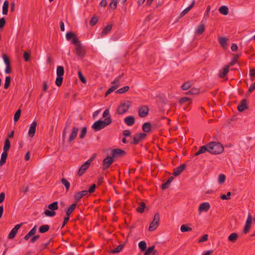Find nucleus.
Returning <instances> with one entry per match:
<instances>
[{
	"label": "nucleus",
	"instance_id": "obj_9",
	"mask_svg": "<svg viewBox=\"0 0 255 255\" xmlns=\"http://www.w3.org/2000/svg\"><path fill=\"white\" fill-rule=\"evenodd\" d=\"M90 164H89V162H86L84 164H83L81 167H80L78 171V175L79 176H82L85 171L87 170V169L90 167Z\"/></svg>",
	"mask_w": 255,
	"mask_h": 255
},
{
	"label": "nucleus",
	"instance_id": "obj_33",
	"mask_svg": "<svg viewBox=\"0 0 255 255\" xmlns=\"http://www.w3.org/2000/svg\"><path fill=\"white\" fill-rule=\"evenodd\" d=\"M7 152L3 151L1 156V159L0 160V165H2L6 161V159L7 158Z\"/></svg>",
	"mask_w": 255,
	"mask_h": 255
},
{
	"label": "nucleus",
	"instance_id": "obj_5",
	"mask_svg": "<svg viewBox=\"0 0 255 255\" xmlns=\"http://www.w3.org/2000/svg\"><path fill=\"white\" fill-rule=\"evenodd\" d=\"M159 222V215L158 213H156L154 215L153 219L152 222L150 224L148 231L152 232L154 231L158 226Z\"/></svg>",
	"mask_w": 255,
	"mask_h": 255
},
{
	"label": "nucleus",
	"instance_id": "obj_16",
	"mask_svg": "<svg viewBox=\"0 0 255 255\" xmlns=\"http://www.w3.org/2000/svg\"><path fill=\"white\" fill-rule=\"evenodd\" d=\"M113 25L111 24H108L103 28L101 33V37H104L106 35L108 34L112 30Z\"/></svg>",
	"mask_w": 255,
	"mask_h": 255
},
{
	"label": "nucleus",
	"instance_id": "obj_46",
	"mask_svg": "<svg viewBox=\"0 0 255 255\" xmlns=\"http://www.w3.org/2000/svg\"><path fill=\"white\" fill-rule=\"evenodd\" d=\"M10 82V77L9 76H7L5 78V83L4 85V88L7 89L9 87Z\"/></svg>",
	"mask_w": 255,
	"mask_h": 255
},
{
	"label": "nucleus",
	"instance_id": "obj_53",
	"mask_svg": "<svg viewBox=\"0 0 255 255\" xmlns=\"http://www.w3.org/2000/svg\"><path fill=\"white\" fill-rule=\"evenodd\" d=\"M231 195V193L230 192H227V195H225V194L222 195L221 196V198L224 200H228L230 199V197Z\"/></svg>",
	"mask_w": 255,
	"mask_h": 255
},
{
	"label": "nucleus",
	"instance_id": "obj_50",
	"mask_svg": "<svg viewBox=\"0 0 255 255\" xmlns=\"http://www.w3.org/2000/svg\"><path fill=\"white\" fill-rule=\"evenodd\" d=\"M20 113H21L20 110H18L16 112V113H15L14 116V122H17L19 120L20 116Z\"/></svg>",
	"mask_w": 255,
	"mask_h": 255
},
{
	"label": "nucleus",
	"instance_id": "obj_14",
	"mask_svg": "<svg viewBox=\"0 0 255 255\" xmlns=\"http://www.w3.org/2000/svg\"><path fill=\"white\" fill-rule=\"evenodd\" d=\"M66 38L67 40H68L71 39L72 43L73 44H74V45H75V43L74 42V40L75 39H76L78 42H80L78 40L76 35L75 33H73L72 32H67L66 34Z\"/></svg>",
	"mask_w": 255,
	"mask_h": 255
},
{
	"label": "nucleus",
	"instance_id": "obj_27",
	"mask_svg": "<svg viewBox=\"0 0 255 255\" xmlns=\"http://www.w3.org/2000/svg\"><path fill=\"white\" fill-rule=\"evenodd\" d=\"M64 68L61 66H58L56 69V75L57 77H62L64 75Z\"/></svg>",
	"mask_w": 255,
	"mask_h": 255
},
{
	"label": "nucleus",
	"instance_id": "obj_29",
	"mask_svg": "<svg viewBox=\"0 0 255 255\" xmlns=\"http://www.w3.org/2000/svg\"><path fill=\"white\" fill-rule=\"evenodd\" d=\"M219 11L221 13L225 15H227L229 13V9L228 7L225 5L221 6L219 9Z\"/></svg>",
	"mask_w": 255,
	"mask_h": 255
},
{
	"label": "nucleus",
	"instance_id": "obj_52",
	"mask_svg": "<svg viewBox=\"0 0 255 255\" xmlns=\"http://www.w3.org/2000/svg\"><path fill=\"white\" fill-rule=\"evenodd\" d=\"M86 133H87V128L85 127L83 128L81 131V133L79 135L80 137L81 138H83L85 137Z\"/></svg>",
	"mask_w": 255,
	"mask_h": 255
},
{
	"label": "nucleus",
	"instance_id": "obj_60",
	"mask_svg": "<svg viewBox=\"0 0 255 255\" xmlns=\"http://www.w3.org/2000/svg\"><path fill=\"white\" fill-rule=\"evenodd\" d=\"M190 10V7H187L184 10H183L180 13V17H182L185 15L186 13H187Z\"/></svg>",
	"mask_w": 255,
	"mask_h": 255
},
{
	"label": "nucleus",
	"instance_id": "obj_48",
	"mask_svg": "<svg viewBox=\"0 0 255 255\" xmlns=\"http://www.w3.org/2000/svg\"><path fill=\"white\" fill-rule=\"evenodd\" d=\"M191 87V84L189 82H187L185 83L182 86L181 88L183 90H187L189 89Z\"/></svg>",
	"mask_w": 255,
	"mask_h": 255
},
{
	"label": "nucleus",
	"instance_id": "obj_21",
	"mask_svg": "<svg viewBox=\"0 0 255 255\" xmlns=\"http://www.w3.org/2000/svg\"><path fill=\"white\" fill-rule=\"evenodd\" d=\"M88 195L89 194L87 192V190H84L81 192H77L75 195V198L76 200L78 201L84 196H88Z\"/></svg>",
	"mask_w": 255,
	"mask_h": 255
},
{
	"label": "nucleus",
	"instance_id": "obj_7",
	"mask_svg": "<svg viewBox=\"0 0 255 255\" xmlns=\"http://www.w3.org/2000/svg\"><path fill=\"white\" fill-rule=\"evenodd\" d=\"M210 207V205L208 202H203L201 203L198 208L199 214H200L203 212H207L209 210Z\"/></svg>",
	"mask_w": 255,
	"mask_h": 255
},
{
	"label": "nucleus",
	"instance_id": "obj_13",
	"mask_svg": "<svg viewBox=\"0 0 255 255\" xmlns=\"http://www.w3.org/2000/svg\"><path fill=\"white\" fill-rule=\"evenodd\" d=\"M146 136V134L144 133H137L135 134L133 137V143L134 144H137L140 140L143 139L145 138V137Z\"/></svg>",
	"mask_w": 255,
	"mask_h": 255
},
{
	"label": "nucleus",
	"instance_id": "obj_6",
	"mask_svg": "<svg viewBox=\"0 0 255 255\" xmlns=\"http://www.w3.org/2000/svg\"><path fill=\"white\" fill-rule=\"evenodd\" d=\"M252 221L253 218L251 214H249L244 228V233L245 234H247L249 232L251 228Z\"/></svg>",
	"mask_w": 255,
	"mask_h": 255
},
{
	"label": "nucleus",
	"instance_id": "obj_28",
	"mask_svg": "<svg viewBox=\"0 0 255 255\" xmlns=\"http://www.w3.org/2000/svg\"><path fill=\"white\" fill-rule=\"evenodd\" d=\"M238 238V235L236 233H232L228 237V240L231 242H235L237 241Z\"/></svg>",
	"mask_w": 255,
	"mask_h": 255
},
{
	"label": "nucleus",
	"instance_id": "obj_11",
	"mask_svg": "<svg viewBox=\"0 0 255 255\" xmlns=\"http://www.w3.org/2000/svg\"><path fill=\"white\" fill-rule=\"evenodd\" d=\"M21 225V224H17L15 226V227L11 230V231H10V232L9 233V234L8 235V237L9 239H12L14 238V237L15 236L16 234L17 233L18 229L20 228Z\"/></svg>",
	"mask_w": 255,
	"mask_h": 255
},
{
	"label": "nucleus",
	"instance_id": "obj_34",
	"mask_svg": "<svg viewBox=\"0 0 255 255\" xmlns=\"http://www.w3.org/2000/svg\"><path fill=\"white\" fill-rule=\"evenodd\" d=\"M118 0H111L109 7L113 10H115L117 6Z\"/></svg>",
	"mask_w": 255,
	"mask_h": 255
},
{
	"label": "nucleus",
	"instance_id": "obj_37",
	"mask_svg": "<svg viewBox=\"0 0 255 255\" xmlns=\"http://www.w3.org/2000/svg\"><path fill=\"white\" fill-rule=\"evenodd\" d=\"M129 86H126L117 90L116 93L120 94H124L128 92L129 90Z\"/></svg>",
	"mask_w": 255,
	"mask_h": 255
},
{
	"label": "nucleus",
	"instance_id": "obj_1",
	"mask_svg": "<svg viewBox=\"0 0 255 255\" xmlns=\"http://www.w3.org/2000/svg\"><path fill=\"white\" fill-rule=\"evenodd\" d=\"M209 152L212 154H218L222 153L224 148L223 145L218 142H210L207 144Z\"/></svg>",
	"mask_w": 255,
	"mask_h": 255
},
{
	"label": "nucleus",
	"instance_id": "obj_62",
	"mask_svg": "<svg viewBox=\"0 0 255 255\" xmlns=\"http://www.w3.org/2000/svg\"><path fill=\"white\" fill-rule=\"evenodd\" d=\"M109 115H110V111L109 109H107L103 113V117L104 118H110L109 117Z\"/></svg>",
	"mask_w": 255,
	"mask_h": 255
},
{
	"label": "nucleus",
	"instance_id": "obj_55",
	"mask_svg": "<svg viewBox=\"0 0 255 255\" xmlns=\"http://www.w3.org/2000/svg\"><path fill=\"white\" fill-rule=\"evenodd\" d=\"M2 57L5 65H10V61L7 56L5 54H3Z\"/></svg>",
	"mask_w": 255,
	"mask_h": 255
},
{
	"label": "nucleus",
	"instance_id": "obj_15",
	"mask_svg": "<svg viewBox=\"0 0 255 255\" xmlns=\"http://www.w3.org/2000/svg\"><path fill=\"white\" fill-rule=\"evenodd\" d=\"M248 109V106L247 103V100L246 99H243L241 101V103L239 104L238 106V110L240 112H243L245 110Z\"/></svg>",
	"mask_w": 255,
	"mask_h": 255
},
{
	"label": "nucleus",
	"instance_id": "obj_3",
	"mask_svg": "<svg viewBox=\"0 0 255 255\" xmlns=\"http://www.w3.org/2000/svg\"><path fill=\"white\" fill-rule=\"evenodd\" d=\"M130 105V102L128 100L121 102L117 108V113L119 115L125 114L128 111Z\"/></svg>",
	"mask_w": 255,
	"mask_h": 255
},
{
	"label": "nucleus",
	"instance_id": "obj_43",
	"mask_svg": "<svg viewBox=\"0 0 255 255\" xmlns=\"http://www.w3.org/2000/svg\"><path fill=\"white\" fill-rule=\"evenodd\" d=\"M44 213L46 216L48 217H53L56 214L55 211L50 210H49V209L45 210Z\"/></svg>",
	"mask_w": 255,
	"mask_h": 255
},
{
	"label": "nucleus",
	"instance_id": "obj_35",
	"mask_svg": "<svg viewBox=\"0 0 255 255\" xmlns=\"http://www.w3.org/2000/svg\"><path fill=\"white\" fill-rule=\"evenodd\" d=\"M8 2L6 0L4 2L3 6H2V13L4 15L7 14L8 12Z\"/></svg>",
	"mask_w": 255,
	"mask_h": 255
},
{
	"label": "nucleus",
	"instance_id": "obj_39",
	"mask_svg": "<svg viewBox=\"0 0 255 255\" xmlns=\"http://www.w3.org/2000/svg\"><path fill=\"white\" fill-rule=\"evenodd\" d=\"M76 204H73L66 211V215L67 216H69L71 213L73 211V210L75 209L76 207Z\"/></svg>",
	"mask_w": 255,
	"mask_h": 255
},
{
	"label": "nucleus",
	"instance_id": "obj_25",
	"mask_svg": "<svg viewBox=\"0 0 255 255\" xmlns=\"http://www.w3.org/2000/svg\"><path fill=\"white\" fill-rule=\"evenodd\" d=\"M227 41H228V38H227L225 37H221L219 38V43L221 44V46L224 49H226L227 48Z\"/></svg>",
	"mask_w": 255,
	"mask_h": 255
},
{
	"label": "nucleus",
	"instance_id": "obj_12",
	"mask_svg": "<svg viewBox=\"0 0 255 255\" xmlns=\"http://www.w3.org/2000/svg\"><path fill=\"white\" fill-rule=\"evenodd\" d=\"M113 161H114V160H113V157H110V156L107 157L103 160L104 168L105 169L108 168L110 166V165L112 164Z\"/></svg>",
	"mask_w": 255,
	"mask_h": 255
},
{
	"label": "nucleus",
	"instance_id": "obj_8",
	"mask_svg": "<svg viewBox=\"0 0 255 255\" xmlns=\"http://www.w3.org/2000/svg\"><path fill=\"white\" fill-rule=\"evenodd\" d=\"M37 122L36 121H33L30 125V128L28 130V136L30 137H32L34 136V134L36 132V128L37 126Z\"/></svg>",
	"mask_w": 255,
	"mask_h": 255
},
{
	"label": "nucleus",
	"instance_id": "obj_17",
	"mask_svg": "<svg viewBox=\"0 0 255 255\" xmlns=\"http://www.w3.org/2000/svg\"><path fill=\"white\" fill-rule=\"evenodd\" d=\"M186 164H183L178 167L174 169L173 175L175 176H177L181 174V173L185 169Z\"/></svg>",
	"mask_w": 255,
	"mask_h": 255
},
{
	"label": "nucleus",
	"instance_id": "obj_30",
	"mask_svg": "<svg viewBox=\"0 0 255 255\" xmlns=\"http://www.w3.org/2000/svg\"><path fill=\"white\" fill-rule=\"evenodd\" d=\"M151 126L149 123H145L143 125L142 130L146 132H148L151 130Z\"/></svg>",
	"mask_w": 255,
	"mask_h": 255
},
{
	"label": "nucleus",
	"instance_id": "obj_2",
	"mask_svg": "<svg viewBox=\"0 0 255 255\" xmlns=\"http://www.w3.org/2000/svg\"><path fill=\"white\" fill-rule=\"evenodd\" d=\"M112 123L110 118H106L104 121L99 120L93 125L92 128L96 131L100 130Z\"/></svg>",
	"mask_w": 255,
	"mask_h": 255
},
{
	"label": "nucleus",
	"instance_id": "obj_22",
	"mask_svg": "<svg viewBox=\"0 0 255 255\" xmlns=\"http://www.w3.org/2000/svg\"><path fill=\"white\" fill-rule=\"evenodd\" d=\"M124 121L127 125L130 126L134 124L135 120L133 117L128 116L124 119Z\"/></svg>",
	"mask_w": 255,
	"mask_h": 255
},
{
	"label": "nucleus",
	"instance_id": "obj_47",
	"mask_svg": "<svg viewBox=\"0 0 255 255\" xmlns=\"http://www.w3.org/2000/svg\"><path fill=\"white\" fill-rule=\"evenodd\" d=\"M62 77H57L56 79L55 84L58 87H60L62 85Z\"/></svg>",
	"mask_w": 255,
	"mask_h": 255
},
{
	"label": "nucleus",
	"instance_id": "obj_10",
	"mask_svg": "<svg viewBox=\"0 0 255 255\" xmlns=\"http://www.w3.org/2000/svg\"><path fill=\"white\" fill-rule=\"evenodd\" d=\"M79 131V128L76 127H73L71 132L69 135V137L68 138V141L69 142H72L77 136L78 132Z\"/></svg>",
	"mask_w": 255,
	"mask_h": 255
},
{
	"label": "nucleus",
	"instance_id": "obj_63",
	"mask_svg": "<svg viewBox=\"0 0 255 255\" xmlns=\"http://www.w3.org/2000/svg\"><path fill=\"white\" fill-rule=\"evenodd\" d=\"M96 187V185L95 184H93L92 186L89 188L87 192L89 193H92L94 192L95 189Z\"/></svg>",
	"mask_w": 255,
	"mask_h": 255
},
{
	"label": "nucleus",
	"instance_id": "obj_23",
	"mask_svg": "<svg viewBox=\"0 0 255 255\" xmlns=\"http://www.w3.org/2000/svg\"><path fill=\"white\" fill-rule=\"evenodd\" d=\"M205 30V25L203 24H199L196 28L195 33L196 35L202 34Z\"/></svg>",
	"mask_w": 255,
	"mask_h": 255
},
{
	"label": "nucleus",
	"instance_id": "obj_44",
	"mask_svg": "<svg viewBox=\"0 0 255 255\" xmlns=\"http://www.w3.org/2000/svg\"><path fill=\"white\" fill-rule=\"evenodd\" d=\"M62 183L65 186L66 190H68L70 187V183L65 178H62L61 179Z\"/></svg>",
	"mask_w": 255,
	"mask_h": 255
},
{
	"label": "nucleus",
	"instance_id": "obj_54",
	"mask_svg": "<svg viewBox=\"0 0 255 255\" xmlns=\"http://www.w3.org/2000/svg\"><path fill=\"white\" fill-rule=\"evenodd\" d=\"M78 74L79 78L80 79L81 81L83 83H86V80L85 78V77L83 76V75H82V72L81 71H79L78 73Z\"/></svg>",
	"mask_w": 255,
	"mask_h": 255
},
{
	"label": "nucleus",
	"instance_id": "obj_64",
	"mask_svg": "<svg viewBox=\"0 0 255 255\" xmlns=\"http://www.w3.org/2000/svg\"><path fill=\"white\" fill-rule=\"evenodd\" d=\"M5 21L4 18L0 19V28H2L5 25Z\"/></svg>",
	"mask_w": 255,
	"mask_h": 255
},
{
	"label": "nucleus",
	"instance_id": "obj_59",
	"mask_svg": "<svg viewBox=\"0 0 255 255\" xmlns=\"http://www.w3.org/2000/svg\"><path fill=\"white\" fill-rule=\"evenodd\" d=\"M188 101H191V99L188 98L184 97L180 99L179 101V102L180 104H183V103Z\"/></svg>",
	"mask_w": 255,
	"mask_h": 255
},
{
	"label": "nucleus",
	"instance_id": "obj_40",
	"mask_svg": "<svg viewBox=\"0 0 255 255\" xmlns=\"http://www.w3.org/2000/svg\"><path fill=\"white\" fill-rule=\"evenodd\" d=\"M138 247L141 251H144L147 247L146 243L145 241H141L138 243Z\"/></svg>",
	"mask_w": 255,
	"mask_h": 255
},
{
	"label": "nucleus",
	"instance_id": "obj_58",
	"mask_svg": "<svg viewBox=\"0 0 255 255\" xmlns=\"http://www.w3.org/2000/svg\"><path fill=\"white\" fill-rule=\"evenodd\" d=\"M208 235H204L202 236L198 241L199 243H203L208 240Z\"/></svg>",
	"mask_w": 255,
	"mask_h": 255
},
{
	"label": "nucleus",
	"instance_id": "obj_26",
	"mask_svg": "<svg viewBox=\"0 0 255 255\" xmlns=\"http://www.w3.org/2000/svg\"><path fill=\"white\" fill-rule=\"evenodd\" d=\"M125 154L124 151L120 149H114L112 151V156L113 158L119 155H123Z\"/></svg>",
	"mask_w": 255,
	"mask_h": 255
},
{
	"label": "nucleus",
	"instance_id": "obj_42",
	"mask_svg": "<svg viewBox=\"0 0 255 255\" xmlns=\"http://www.w3.org/2000/svg\"><path fill=\"white\" fill-rule=\"evenodd\" d=\"M49 226L47 225H45L41 226L39 228V231L41 233H44L48 231Z\"/></svg>",
	"mask_w": 255,
	"mask_h": 255
},
{
	"label": "nucleus",
	"instance_id": "obj_61",
	"mask_svg": "<svg viewBox=\"0 0 255 255\" xmlns=\"http://www.w3.org/2000/svg\"><path fill=\"white\" fill-rule=\"evenodd\" d=\"M23 58L26 61H28L30 58V54L27 52L24 51L23 52Z\"/></svg>",
	"mask_w": 255,
	"mask_h": 255
},
{
	"label": "nucleus",
	"instance_id": "obj_24",
	"mask_svg": "<svg viewBox=\"0 0 255 255\" xmlns=\"http://www.w3.org/2000/svg\"><path fill=\"white\" fill-rule=\"evenodd\" d=\"M229 70V66H225L223 69L220 72V77L223 78L225 77Z\"/></svg>",
	"mask_w": 255,
	"mask_h": 255
},
{
	"label": "nucleus",
	"instance_id": "obj_18",
	"mask_svg": "<svg viewBox=\"0 0 255 255\" xmlns=\"http://www.w3.org/2000/svg\"><path fill=\"white\" fill-rule=\"evenodd\" d=\"M157 251L155 250V246H152L149 247L144 253V255H156Z\"/></svg>",
	"mask_w": 255,
	"mask_h": 255
},
{
	"label": "nucleus",
	"instance_id": "obj_56",
	"mask_svg": "<svg viewBox=\"0 0 255 255\" xmlns=\"http://www.w3.org/2000/svg\"><path fill=\"white\" fill-rule=\"evenodd\" d=\"M2 57L5 65H10V61L7 56L5 54H3Z\"/></svg>",
	"mask_w": 255,
	"mask_h": 255
},
{
	"label": "nucleus",
	"instance_id": "obj_45",
	"mask_svg": "<svg viewBox=\"0 0 255 255\" xmlns=\"http://www.w3.org/2000/svg\"><path fill=\"white\" fill-rule=\"evenodd\" d=\"M145 207V204L144 203H140L139 206L137 208L136 210L139 213H142L144 211V209Z\"/></svg>",
	"mask_w": 255,
	"mask_h": 255
},
{
	"label": "nucleus",
	"instance_id": "obj_19",
	"mask_svg": "<svg viewBox=\"0 0 255 255\" xmlns=\"http://www.w3.org/2000/svg\"><path fill=\"white\" fill-rule=\"evenodd\" d=\"M148 108L146 106L141 107L139 110V115L141 117H145L148 114Z\"/></svg>",
	"mask_w": 255,
	"mask_h": 255
},
{
	"label": "nucleus",
	"instance_id": "obj_38",
	"mask_svg": "<svg viewBox=\"0 0 255 255\" xmlns=\"http://www.w3.org/2000/svg\"><path fill=\"white\" fill-rule=\"evenodd\" d=\"M192 230V228L188 227L187 225H183L180 227V231L182 233L190 232Z\"/></svg>",
	"mask_w": 255,
	"mask_h": 255
},
{
	"label": "nucleus",
	"instance_id": "obj_31",
	"mask_svg": "<svg viewBox=\"0 0 255 255\" xmlns=\"http://www.w3.org/2000/svg\"><path fill=\"white\" fill-rule=\"evenodd\" d=\"M226 177L224 174H220L219 175L218 177V182L220 185L223 184L225 180Z\"/></svg>",
	"mask_w": 255,
	"mask_h": 255
},
{
	"label": "nucleus",
	"instance_id": "obj_57",
	"mask_svg": "<svg viewBox=\"0 0 255 255\" xmlns=\"http://www.w3.org/2000/svg\"><path fill=\"white\" fill-rule=\"evenodd\" d=\"M199 92V90L196 88L191 89L188 92V94L190 95L197 94Z\"/></svg>",
	"mask_w": 255,
	"mask_h": 255
},
{
	"label": "nucleus",
	"instance_id": "obj_51",
	"mask_svg": "<svg viewBox=\"0 0 255 255\" xmlns=\"http://www.w3.org/2000/svg\"><path fill=\"white\" fill-rule=\"evenodd\" d=\"M98 20V17L97 16H94L93 17H92V18L91 19V20L90 21V25L91 26H94L97 23Z\"/></svg>",
	"mask_w": 255,
	"mask_h": 255
},
{
	"label": "nucleus",
	"instance_id": "obj_41",
	"mask_svg": "<svg viewBox=\"0 0 255 255\" xmlns=\"http://www.w3.org/2000/svg\"><path fill=\"white\" fill-rule=\"evenodd\" d=\"M124 247V244L120 245L117 248H116L114 250H112L111 251V253L113 254L119 253L123 250Z\"/></svg>",
	"mask_w": 255,
	"mask_h": 255
},
{
	"label": "nucleus",
	"instance_id": "obj_36",
	"mask_svg": "<svg viewBox=\"0 0 255 255\" xmlns=\"http://www.w3.org/2000/svg\"><path fill=\"white\" fill-rule=\"evenodd\" d=\"M10 141L8 139L5 140L4 145L3 147V151L7 152L10 148Z\"/></svg>",
	"mask_w": 255,
	"mask_h": 255
},
{
	"label": "nucleus",
	"instance_id": "obj_49",
	"mask_svg": "<svg viewBox=\"0 0 255 255\" xmlns=\"http://www.w3.org/2000/svg\"><path fill=\"white\" fill-rule=\"evenodd\" d=\"M118 87V85H114L112 86L106 92V96H108L109 94L115 91Z\"/></svg>",
	"mask_w": 255,
	"mask_h": 255
},
{
	"label": "nucleus",
	"instance_id": "obj_20",
	"mask_svg": "<svg viewBox=\"0 0 255 255\" xmlns=\"http://www.w3.org/2000/svg\"><path fill=\"white\" fill-rule=\"evenodd\" d=\"M208 144L202 146L199 148V150L195 154V156H198L201 154L205 153L206 152H209Z\"/></svg>",
	"mask_w": 255,
	"mask_h": 255
},
{
	"label": "nucleus",
	"instance_id": "obj_32",
	"mask_svg": "<svg viewBox=\"0 0 255 255\" xmlns=\"http://www.w3.org/2000/svg\"><path fill=\"white\" fill-rule=\"evenodd\" d=\"M58 202H54L52 203L51 204H49L48 206V209L50 210L55 211L58 209Z\"/></svg>",
	"mask_w": 255,
	"mask_h": 255
},
{
	"label": "nucleus",
	"instance_id": "obj_4",
	"mask_svg": "<svg viewBox=\"0 0 255 255\" xmlns=\"http://www.w3.org/2000/svg\"><path fill=\"white\" fill-rule=\"evenodd\" d=\"M75 43V53L76 55L80 58H82L85 56V50L82 47L80 42H78L76 39L74 40Z\"/></svg>",
	"mask_w": 255,
	"mask_h": 255
}]
</instances>
